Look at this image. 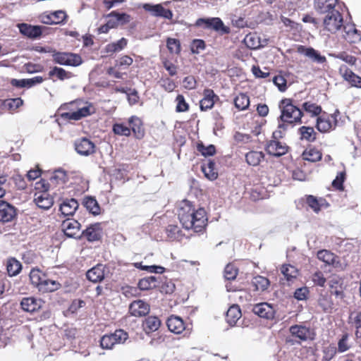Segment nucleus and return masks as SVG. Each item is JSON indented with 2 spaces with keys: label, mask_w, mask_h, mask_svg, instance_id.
Listing matches in <instances>:
<instances>
[{
  "label": "nucleus",
  "mask_w": 361,
  "mask_h": 361,
  "mask_svg": "<svg viewBox=\"0 0 361 361\" xmlns=\"http://www.w3.org/2000/svg\"><path fill=\"white\" fill-rule=\"evenodd\" d=\"M61 287V284L54 280L44 279L41 283L39 290L42 292H53Z\"/></svg>",
  "instance_id": "obj_39"
},
{
  "label": "nucleus",
  "mask_w": 361,
  "mask_h": 361,
  "mask_svg": "<svg viewBox=\"0 0 361 361\" xmlns=\"http://www.w3.org/2000/svg\"><path fill=\"white\" fill-rule=\"evenodd\" d=\"M16 209L9 203L0 200V221L6 223L11 221L16 216Z\"/></svg>",
  "instance_id": "obj_15"
},
{
  "label": "nucleus",
  "mask_w": 361,
  "mask_h": 361,
  "mask_svg": "<svg viewBox=\"0 0 361 361\" xmlns=\"http://www.w3.org/2000/svg\"><path fill=\"white\" fill-rule=\"evenodd\" d=\"M304 110L310 114L312 116H317L322 111V108L320 106L317 105L316 104L311 103L310 102H305L302 105Z\"/></svg>",
  "instance_id": "obj_54"
},
{
  "label": "nucleus",
  "mask_w": 361,
  "mask_h": 361,
  "mask_svg": "<svg viewBox=\"0 0 361 361\" xmlns=\"http://www.w3.org/2000/svg\"><path fill=\"white\" fill-rule=\"evenodd\" d=\"M336 125V119L332 116H322L317 118V128L322 133H326Z\"/></svg>",
  "instance_id": "obj_16"
},
{
  "label": "nucleus",
  "mask_w": 361,
  "mask_h": 361,
  "mask_svg": "<svg viewBox=\"0 0 361 361\" xmlns=\"http://www.w3.org/2000/svg\"><path fill=\"white\" fill-rule=\"evenodd\" d=\"M149 310V305L142 300H135L129 306L130 314L135 317L145 316Z\"/></svg>",
  "instance_id": "obj_13"
},
{
  "label": "nucleus",
  "mask_w": 361,
  "mask_h": 361,
  "mask_svg": "<svg viewBox=\"0 0 361 361\" xmlns=\"http://www.w3.org/2000/svg\"><path fill=\"white\" fill-rule=\"evenodd\" d=\"M298 51L300 54L305 55V56L310 58L314 62L318 63H324L326 62V59L324 56H322L319 52L312 47H305L304 46H300L298 48Z\"/></svg>",
  "instance_id": "obj_25"
},
{
  "label": "nucleus",
  "mask_w": 361,
  "mask_h": 361,
  "mask_svg": "<svg viewBox=\"0 0 361 361\" xmlns=\"http://www.w3.org/2000/svg\"><path fill=\"white\" fill-rule=\"evenodd\" d=\"M349 324L355 329V336L361 338V312L354 311L350 312Z\"/></svg>",
  "instance_id": "obj_38"
},
{
  "label": "nucleus",
  "mask_w": 361,
  "mask_h": 361,
  "mask_svg": "<svg viewBox=\"0 0 361 361\" xmlns=\"http://www.w3.org/2000/svg\"><path fill=\"white\" fill-rule=\"evenodd\" d=\"M266 151L271 155L280 157L286 153L287 146L278 140H270L266 146Z\"/></svg>",
  "instance_id": "obj_23"
},
{
  "label": "nucleus",
  "mask_w": 361,
  "mask_h": 361,
  "mask_svg": "<svg viewBox=\"0 0 361 361\" xmlns=\"http://www.w3.org/2000/svg\"><path fill=\"white\" fill-rule=\"evenodd\" d=\"M130 128L137 137H142L143 133L141 131L142 122L141 120L137 116H131L128 121Z\"/></svg>",
  "instance_id": "obj_48"
},
{
  "label": "nucleus",
  "mask_w": 361,
  "mask_h": 361,
  "mask_svg": "<svg viewBox=\"0 0 361 361\" xmlns=\"http://www.w3.org/2000/svg\"><path fill=\"white\" fill-rule=\"evenodd\" d=\"M324 29L331 34L336 33L343 26V19L341 13L337 10H333L326 14L323 20Z\"/></svg>",
  "instance_id": "obj_3"
},
{
  "label": "nucleus",
  "mask_w": 361,
  "mask_h": 361,
  "mask_svg": "<svg viewBox=\"0 0 361 361\" xmlns=\"http://www.w3.org/2000/svg\"><path fill=\"white\" fill-rule=\"evenodd\" d=\"M30 279L32 284L39 289L44 276L39 269H33L30 273Z\"/></svg>",
  "instance_id": "obj_49"
},
{
  "label": "nucleus",
  "mask_w": 361,
  "mask_h": 361,
  "mask_svg": "<svg viewBox=\"0 0 361 361\" xmlns=\"http://www.w3.org/2000/svg\"><path fill=\"white\" fill-rule=\"evenodd\" d=\"M49 75L50 78L56 76L59 80H64L70 78V73L66 71L62 68L54 67L49 72Z\"/></svg>",
  "instance_id": "obj_53"
},
{
  "label": "nucleus",
  "mask_w": 361,
  "mask_h": 361,
  "mask_svg": "<svg viewBox=\"0 0 361 361\" xmlns=\"http://www.w3.org/2000/svg\"><path fill=\"white\" fill-rule=\"evenodd\" d=\"M18 27L20 32L29 38L35 39L42 35V26L20 23L18 25Z\"/></svg>",
  "instance_id": "obj_21"
},
{
  "label": "nucleus",
  "mask_w": 361,
  "mask_h": 361,
  "mask_svg": "<svg viewBox=\"0 0 361 361\" xmlns=\"http://www.w3.org/2000/svg\"><path fill=\"white\" fill-rule=\"evenodd\" d=\"M243 41L246 47L251 49H257L264 47L267 43V39L261 40L256 33L247 34Z\"/></svg>",
  "instance_id": "obj_28"
},
{
  "label": "nucleus",
  "mask_w": 361,
  "mask_h": 361,
  "mask_svg": "<svg viewBox=\"0 0 361 361\" xmlns=\"http://www.w3.org/2000/svg\"><path fill=\"white\" fill-rule=\"evenodd\" d=\"M113 131L115 134L119 135L128 136L130 134V128L120 123H116L114 125Z\"/></svg>",
  "instance_id": "obj_58"
},
{
  "label": "nucleus",
  "mask_w": 361,
  "mask_h": 361,
  "mask_svg": "<svg viewBox=\"0 0 361 361\" xmlns=\"http://www.w3.org/2000/svg\"><path fill=\"white\" fill-rule=\"evenodd\" d=\"M289 331L293 336L298 338L302 341H307L308 339H313L312 331L305 326H291L289 329Z\"/></svg>",
  "instance_id": "obj_14"
},
{
  "label": "nucleus",
  "mask_w": 361,
  "mask_h": 361,
  "mask_svg": "<svg viewBox=\"0 0 361 361\" xmlns=\"http://www.w3.org/2000/svg\"><path fill=\"white\" fill-rule=\"evenodd\" d=\"M178 219L183 227L195 232L201 231L207 225V218L203 208L195 209L188 200L183 201L178 209Z\"/></svg>",
  "instance_id": "obj_1"
},
{
  "label": "nucleus",
  "mask_w": 361,
  "mask_h": 361,
  "mask_svg": "<svg viewBox=\"0 0 361 361\" xmlns=\"http://www.w3.org/2000/svg\"><path fill=\"white\" fill-rule=\"evenodd\" d=\"M329 284L333 295L338 298H344V286L342 278L338 276H332L329 279Z\"/></svg>",
  "instance_id": "obj_20"
},
{
  "label": "nucleus",
  "mask_w": 361,
  "mask_h": 361,
  "mask_svg": "<svg viewBox=\"0 0 361 361\" xmlns=\"http://www.w3.org/2000/svg\"><path fill=\"white\" fill-rule=\"evenodd\" d=\"M205 48V43L202 39H194L190 45V50L193 54H198Z\"/></svg>",
  "instance_id": "obj_60"
},
{
  "label": "nucleus",
  "mask_w": 361,
  "mask_h": 361,
  "mask_svg": "<svg viewBox=\"0 0 361 361\" xmlns=\"http://www.w3.org/2000/svg\"><path fill=\"white\" fill-rule=\"evenodd\" d=\"M157 278L155 276H148L140 280L138 286L140 290H147L154 288L157 286Z\"/></svg>",
  "instance_id": "obj_45"
},
{
  "label": "nucleus",
  "mask_w": 361,
  "mask_h": 361,
  "mask_svg": "<svg viewBox=\"0 0 361 361\" xmlns=\"http://www.w3.org/2000/svg\"><path fill=\"white\" fill-rule=\"evenodd\" d=\"M279 108L281 111L280 118L282 122L288 123L301 122L302 111L294 105L290 99H282Z\"/></svg>",
  "instance_id": "obj_2"
},
{
  "label": "nucleus",
  "mask_w": 361,
  "mask_h": 361,
  "mask_svg": "<svg viewBox=\"0 0 361 361\" xmlns=\"http://www.w3.org/2000/svg\"><path fill=\"white\" fill-rule=\"evenodd\" d=\"M264 158V154L261 152L251 151L246 154V161L249 165L257 166Z\"/></svg>",
  "instance_id": "obj_43"
},
{
  "label": "nucleus",
  "mask_w": 361,
  "mask_h": 361,
  "mask_svg": "<svg viewBox=\"0 0 361 361\" xmlns=\"http://www.w3.org/2000/svg\"><path fill=\"white\" fill-rule=\"evenodd\" d=\"M214 166L215 164L213 161H209L207 164H204L202 166V170L204 176L211 180H215L218 176V173Z\"/></svg>",
  "instance_id": "obj_44"
},
{
  "label": "nucleus",
  "mask_w": 361,
  "mask_h": 361,
  "mask_svg": "<svg viewBox=\"0 0 361 361\" xmlns=\"http://www.w3.org/2000/svg\"><path fill=\"white\" fill-rule=\"evenodd\" d=\"M300 139L307 142H313L316 139V133L312 127L302 126L299 128Z\"/></svg>",
  "instance_id": "obj_40"
},
{
  "label": "nucleus",
  "mask_w": 361,
  "mask_h": 361,
  "mask_svg": "<svg viewBox=\"0 0 361 361\" xmlns=\"http://www.w3.org/2000/svg\"><path fill=\"white\" fill-rule=\"evenodd\" d=\"M336 348L329 345L324 349V359L326 361L331 360L336 354Z\"/></svg>",
  "instance_id": "obj_62"
},
{
  "label": "nucleus",
  "mask_w": 361,
  "mask_h": 361,
  "mask_svg": "<svg viewBox=\"0 0 361 361\" xmlns=\"http://www.w3.org/2000/svg\"><path fill=\"white\" fill-rule=\"evenodd\" d=\"M302 158L305 160L315 162L321 159V152L314 148L307 149L302 153Z\"/></svg>",
  "instance_id": "obj_46"
},
{
  "label": "nucleus",
  "mask_w": 361,
  "mask_h": 361,
  "mask_svg": "<svg viewBox=\"0 0 361 361\" xmlns=\"http://www.w3.org/2000/svg\"><path fill=\"white\" fill-rule=\"evenodd\" d=\"M317 257L319 260L324 262L326 265L332 266L334 268H341L338 257L336 256L331 252L322 250L317 252Z\"/></svg>",
  "instance_id": "obj_19"
},
{
  "label": "nucleus",
  "mask_w": 361,
  "mask_h": 361,
  "mask_svg": "<svg viewBox=\"0 0 361 361\" xmlns=\"http://www.w3.org/2000/svg\"><path fill=\"white\" fill-rule=\"evenodd\" d=\"M241 317L242 313L240 307L237 305H233L229 307L226 312V322L230 326H233Z\"/></svg>",
  "instance_id": "obj_33"
},
{
  "label": "nucleus",
  "mask_w": 361,
  "mask_h": 361,
  "mask_svg": "<svg viewBox=\"0 0 361 361\" xmlns=\"http://www.w3.org/2000/svg\"><path fill=\"white\" fill-rule=\"evenodd\" d=\"M195 25L204 28H213L216 31L221 30L224 33H228L229 31V29L224 25L219 18H199L197 20Z\"/></svg>",
  "instance_id": "obj_7"
},
{
  "label": "nucleus",
  "mask_w": 361,
  "mask_h": 361,
  "mask_svg": "<svg viewBox=\"0 0 361 361\" xmlns=\"http://www.w3.org/2000/svg\"><path fill=\"white\" fill-rule=\"evenodd\" d=\"M197 149L203 156L205 157L214 155L216 152L215 147L213 145L206 147L203 144H198Z\"/></svg>",
  "instance_id": "obj_59"
},
{
  "label": "nucleus",
  "mask_w": 361,
  "mask_h": 361,
  "mask_svg": "<svg viewBox=\"0 0 361 361\" xmlns=\"http://www.w3.org/2000/svg\"><path fill=\"white\" fill-rule=\"evenodd\" d=\"M312 281L314 284L324 286L326 283V279L324 276V274L321 271H317L312 275Z\"/></svg>",
  "instance_id": "obj_64"
},
{
  "label": "nucleus",
  "mask_w": 361,
  "mask_h": 361,
  "mask_svg": "<svg viewBox=\"0 0 361 361\" xmlns=\"http://www.w3.org/2000/svg\"><path fill=\"white\" fill-rule=\"evenodd\" d=\"M128 44V40L122 37L117 42H111L106 45L104 50L105 52L111 55L114 53L119 52L122 51Z\"/></svg>",
  "instance_id": "obj_35"
},
{
  "label": "nucleus",
  "mask_w": 361,
  "mask_h": 361,
  "mask_svg": "<svg viewBox=\"0 0 361 361\" xmlns=\"http://www.w3.org/2000/svg\"><path fill=\"white\" fill-rule=\"evenodd\" d=\"M161 326V321L157 317L149 316L143 322V329L147 334L156 331Z\"/></svg>",
  "instance_id": "obj_36"
},
{
  "label": "nucleus",
  "mask_w": 361,
  "mask_h": 361,
  "mask_svg": "<svg viewBox=\"0 0 361 361\" xmlns=\"http://www.w3.org/2000/svg\"><path fill=\"white\" fill-rule=\"evenodd\" d=\"M7 271L10 276H16L21 270L22 266L19 261L14 258L8 259L7 261Z\"/></svg>",
  "instance_id": "obj_47"
},
{
  "label": "nucleus",
  "mask_w": 361,
  "mask_h": 361,
  "mask_svg": "<svg viewBox=\"0 0 361 361\" xmlns=\"http://www.w3.org/2000/svg\"><path fill=\"white\" fill-rule=\"evenodd\" d=\"M319 305L322 307L324 311L328 312L332 309L334 304L331 298L327 295H322L318 300Z\"/></svg>",
  "instance_id": "obj_55"
},
{
  "label": "nucleus",
  "mask_w": 361,
  "mask_h": 361,
  "mask_svg": "<svg viewBox=\"0 0 361 361\" xmlns=\"http://www.w3.org/2000/svg\"><path fill=\"white\" fill-rule=\"evenodd\" d=\"M252 285L255 287V290L258 291H264L269 286V281L266 277L257 276L252 279Z\"/></svg>",
  "instance_id": "obj_42"
},
{
  "label": "nucleus",
  "mask_w": 361,
  "mask_h": 361,
  "mask_svg": "<svg viewBox=\"0 0 361 361\" xmlns=\"http://www.w3.org/2000/svg\"><path fill=\"white\" fill-rule=\"evenodd\" d=\"M238 274V269L233 264H228L224 269V277L227 280H234Z\"/></svg>",
  "instance_id": "obj_56"
},
{
  "label": "nucleus",
  "mask_w": 361,
  "mask_h": 361,
  "mask_svg": "<svg viewBox=\"0 0 361 361\" xmlns=\"http://www.w3.org/2000/svg\"><path fill=\"white\" fill-rule=\"evenodd\" d=\"M109 20V25H111L113 28L117 27L119 25H123L129 23L131 20L130 16L125 13H120L116 11H112L106 16Z\"/></svg>",
  "instance_id": "obj_12"
},
{
  "label": "nucleus",
  "mask_w": 361,
  "mask_h": 361,
  "mask_svg": "<svg viewBox=\"0 0 361 361\" xmlns=\"http://www.w3.org/2000/svg\"><path fill=\"white\" fill-rule=\"evenodd\" d=\"M281 273L283 276V279L286 280L287 282H293L298 276V269L290 264H283L281 266Z\"/></svg>",
  "instance_id": "obj_34"
},
{
  "label": "nucleus",
  "mask_w": 361,
  "mask_h": 361,
  "mask_svg": "<svg viewBox=\"0 0 361 361\" xmlns=\"http://www.w3.org/2000/svg\"><path fill=\"white\" fill-rule=\"evenodd\" d=\"M177 106L176 111L178 112H184L188 111V104L186 103L185 98L183 95L178 94L176 97Z\"/></svg>",
  "instance_id": "obj_61"
},
{
  "label": "nucleus",
  "mask_w": 361,
  "mask_h": 361,
  "mask_svg": "<svg viewBox=\"0 0 361 361\" xmlns=\"http://www.w3.org/2000/svg\"><path fill=\"white\" fill-rule=\"evenodd\" d=\"M53 59L56 63L63 66H78L82 63L81 57L72 53H54Z\"/></svg>",
  "instance_id": "obj_6"
},
{
  "label": "nucleus",
  "mask_w": 361,
  "mask_h": 361,
  "mask_svg": "<svg viewBox=\"0 0 361 361\" xmlns=\"http://www.w3.org/2000/svg\"><path fill=\"white\" fill-rule=\"evenodd\" d=\"M77 104L78 105L76 111L63 113L61 115L62 117L68 120L78 121L94 111V109L91 104L82 102H78Z\"/></svg>",
  "instance_id": "obj_5"
},
{
  "label": "nucleus",
  "mask_w": 361,
  "mask_h": 361,
  "mask_svg": "<svg viewBox=\"0 0 361 361\" xmlns=\"http://www.w3.org/2000/svg\"><path fill=\"white\" fill-rule=\"evenodd\" d=\"M95 145L90 139L82 137L75 142L76 152L82 156H89L95 152Z\"/></svg>",
  "instance_id": "obj_10"
},
{
  "label": "nucleus",
  "mask_w": 361,
  "mask_h": 361,
  "mask_svg": "<svg viewBox=\"0 0 361 361\" xmlns=\"http://www.w3.org/2000/svg\"><path fill=\"white\" fill-rule=\"evenodd\" d=\"M3 104L4 107L8 109L9 111H14L17 110L19 107L23 106V101L19 97L13 99H7L4 101Z\"/></svg>",
  "instance_id": "obj_50"
},
{
  "label": "nucleus",
  "mask_w": 361,
  "mask_h": 361,
  "mask_svg": "<svg viewBox=\"0 0 361 361\" xmlns=\"http://www.w3.org/2000/svg\"><path fill=\"white\" fill-rule=\"evenodd\" d=\"M339 72L343 78L348 81L352 86L361 88V78L355 75L345 66H341Z\"/></svg>",
  "instance_id": "obj_26"
},
{
  "label": "nucleus",
  "mask_w": 361,
  "mask_h": 361,
  "mask_svg": "<svg viewBox=\"0 0 361 361\" xmlns=\"http://www.w3.org/2000/svg\"><path fill=\"white\" fill-rule=\"evenodd\" d=\"M87 278L93 283L102 281L104 278V267L102 264H97L87 271Z\"/></svg>",
  "instance_id": "obj_29"
},
{
  "label": "nucleus",
  "mask_w": 361,
  "mask_h": 361,
  "mask_svg": "<svg viewBox=\"0 0 361 361\" xmlns=\"http://www.w3.org/2000/svg\"><path fill=\"white\" fill-rule=\"evenodd\" d=\"M82 204L86 209L93 215L96 216L100 214L101 209L95 198L92 197H85L83 199Z\"/></svg>",
  "instance_id": "obj_37"
},
{
  "label": "nucleus",
  "mask_w": 361,
  "mask_h": 361,
  "mask_svg": "<svg viewBox=\"0 0 361 361\" xmlns=\"http://www.w3.org/2000/svg\"><path fill=\"white\" fill-rule=\"evenodd\" d=\"M252 311L255 314L267 319H273L276 313L275 307L268 302L256 304Z\"/></svg>",
  "instance_id": "obj_11"
},
{
  "label": "nucleus",
  "mask_w": 361,
  "mask_h": 361,
  "mask_svg": "<svg viewBox=\"0 0 361 361\" xmlns=\"http://www.w3.org/2000/svg\"><path fill=\"white\" fill-rule=\"evenodd\" d=\"M34 201L38 207L45 210L50 209L54 204L52 197L47 192H36Z\"/></svg>",
  "instance_id": "obj_18"
},
{
  "label": "nucleus",
  "mask_w": 361,
  "mask_h": 361,
  "mask_svg": "<svg viewBox=\"0 0 361 361\" xmlns=\"http://www.w3.org/2000/svg\"><path fill=\"white\" fill-rule=\"evenodd\" d=\"M336 3L337 0H314V8L318 13L326 15L336 10Z\"/></svg>",
  "instance_id": "obj_27"
},
{
  "label": "nucleus",
  "mask_w": 361,
  "mask_h": 361,
  "mask_svg": "<svg viewBox=\"0 0 361 361\" xmlns=\"http://www.w3.org/2000/svg\"><path fill=\"white\" fill-rule=\"evenodd\" d=\"M203 98L200 101V109L202 111L210 109L213 107L216 100L219 99L214 91L211 89H205L203 92Z\"/></svg>",
  "instance_id": "obj_24"
},
{
  "label": "nucleus",
  "mask_w": 361,
  "mask_h": 361,
  "mask_svg": "<svg viewBox=\"0 0 361 361\" xmlns=\"http://www.w3.org/2000/svg\"><path fill=\"white\" fill-rule=\"evenodd\" d=\"M234 104L238 110H245L250 105L249 97L244 93L239 94L234 99Z\"/></svg>",
  "instance_id": "obj_41"
},
{
  "label": "nucleus",
  "mask_w": 361,
  "mask_h": 361,
  "mask_svg": "<svg viewBox=\"0 0 361 361\" xmlns=\"http://www.w3.org/2000/svg\"><path fill=\"white\" fill-rule=\"evenodd\" d=\"M79 204L73 198L64 200L60 205V211L64 216H72L78 209Z\"/></svg>",
  "instance_id": "obj_31"
},
{
  "label": "nucleus",
  "mask_w": 361,
  "mask_h": 361,
  "mask_svg": "<svg viewBox=\"0 0 361 361\" xmlns=\"http://www.w3.org/2000/svg\"><path fill=\"white\" fill-rule=\"evenodd\" d=\"M166 47L171 54H178L180 52V43L178 39L169 37L166 40Z\"/></svg>",
  "instance_id": "obj_52"
},
{
  "label": "nucleus",
  "mask_w": 361,
  "mask_h": 361,
  "mask_svg": "<svg viewBox=\"0 0 361 361\" xmlns=\"http://www.w3.org/2000/svg\"><path fill=\"white\" fill-rule=\"evenodd\" d=\"M65 235L69 238H80V224L75 219H66L61 224Z\"/></svg>",
  "instance_id": "obj_9"
},
{
  "label": "nucleus",
  "mask_w": 361,
  "mask_h": 361,
  "mask_svg": "<svg viewBox=\"0 0 361 361\" xmlns=\"http://www.w3.org/2000/svg\"><path fill=\"white\" fill-rule=\"evenodd\" d=\"M128 338L127 332L122 329L116 330L113 334L103 336L100 340V345L104 349H111L116 344L123 343Z\"/></svg>",
  "instance_id": "obj_4"
},
{
  "label": "nucleus",
  "mask_w": 361,
  "mask_h": 361,
  "mask_svg": "<svg viewBox=\"0 0 361 361\" xmlns=\"http://www.w3.org/2000/svg\"><path fill=\"white\" fill-rule=\"evenodd\" d=\"M54 24H61L66 22L67 15L64 11L59 10L51 13Z\"/></svg>",
  "instance_id": "obj_57"
},
{
  "label": "nucleus",
  "mask_w": 361,
  "mask_h": 361,
  "mask_svg": "<svg viewBox=\"0 0 361 361\" xmlns=\"http://www.w3.org/2000/svg\"><path fill=\"white\" fill-rule=\"evenodd\" d=\"M345 34L343 37L350 43H355L360 41L361 37L354 25H345L343 26Z\"/></svg>",
  "instance_id": "obj_32"
},
{
  "label": "nucleus",
  "mask_w": 361,
  "mask_h": 361,
  "mask_svg": "<svg viewBox=\"0 0 361 361\" xmlns=\"http://www.w3.org/2000/svg\"><path fill=\"white\" fill-rule=\"evenodd\" d=\"M42 301L33 297L23 298L20 301V307L23 311L34 312L42 307Z\"/></svg>",
  "instance_id": "obj_22"
},
{
  "label": "nucleus",
  "mask_w": 361,
  "mask_h": 361,
  "mask_svg": "<svg viewBox=\"0 0 361 361\" xmlns=\"http://www.w3.org/2000/svg\"><path fill=\"white\" fill-rule=\"evenodd\" d=\"M324 200L317 199L312 195H309L307 197V203L310 207H311L314 212H319L321 209L322 206L324 204Z\"/></svg>",
  "instance_id": "obj_51"
},
{
  "label": "nucleus",
  "mask_w": 361,
  "mask_h": 361,
  "mask_svg": "<svg viewBox=\"0 0 361 361\" xmlns=\"http://www.w3.org/2000/svg\"><path fill=\"white\" fill-rule=\"evenodd\" d=\"M101 235L100 224L97 223L88 226L81 233V237L86 238L89 241H95L99 240Z\"/></svg>",
  "instance_id": "obj_30"
},
{
  "label": "nucleus",
  "mask_w": 361,
  "mask_h": 361,
  "mask_svg": "<svg viewBox=\"0 0 361 361\" xmlns=\"http://www.w3.org/2000/svg\"><path fill=\"white\" fill-rule=\"evenodd\" d=\"M169 330L176 334H181L184 330H188L183 320L178 316L171 315L166 321Z\"/></svg>",
  "instance_id": "obj_17"
},
{
  "label": "nucleus",
  "mask_w": 361,
  "mask_h": 361,
  "mask_svg": "<svg viewBox=\"0 0 361 361\" xmlns=\"http://www.w3.org/2000/svg\"><path fill=\"white\" fill-rule=\"evenodd\" d=\"M142 8L147 12H149L153 16L155 17H162L165 19L171 20L172 19L173 14L172 11L169 9H166L164 8L162 4H144L142 5Z\"/></svg>",
  "instance_id": "obj_8"
},
{
  "label": "nucleus",
  "mask_w": 361,
  "mask_h": 361,
  "mask_svg": "<svg viewBox=\"0 0 361 361\" xmlns=\"http://www.w3.org/2000/svg\"><path fill=\"white\" fill-rule=\"evenodd\" d=\"M273 82L276 86L278 87L279 90L281 92L285 91L286 89V80L281 75L275 76L273 78Z\"/></svg>",
  "instance_id": "obj_63"
}]
</instances>
